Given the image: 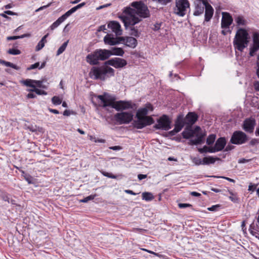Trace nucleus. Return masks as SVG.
<instances>
[{
	"instance_id": "4be33fe9",
	"label": "nucleus",
	"mask_w": 259,
	"mask_h": 259,
	"mask_svg": "<svg viewBox=\"0 0 259 259\" xmlns=\"http://www.w3.org/2000/svg\"><path fill=\"white\" fill-rule=\"evenodd\" d=\"M97 51L101 61H104L112 56L110 50L106 49H97Z\"/></svg>"
},
{
	"instance_id": "f03ea898",
	"label": "nucleus",
	"mask_w": 259,
	"mask_h": 259,
	"mask_svg": "<svg viewBox=\"0 0 259 259\" xmlns=\"http://www.w3.org/2000/svg\"><path fill=\"white\" fill-rule=\"evenodd\" d=\"M133 8L126 7L123 12L126 15H135L140 18H147L150 17V11L146 5L142 1H135L131 3Z\"/></svg>"
},
{
	"instance_id": "cd10ccee",
	"label": "nucleus",
	"mask_w": 259,
	"mask_h": 259,
	"mask_svg": "<svg viewBox=\"0 0 259 259\" xmlns=\"http://www.w3.org/2000/svg\"><path fill=\"white\" fill-rule=\"evenodd\" d=\"M220 160L218 157H213L211 156L205 157L203 158V165H209L210 164H213L215 161Z\"/></svg>"
},
{
	"instance_id": "0eeeda50",
	"label": "nucleus",
	"mask_w": 259,
	"mask_h": 259,
	"mask_svg": "<svg viewBox=\"0 0 259 259\" xmlns=\"http://www.w3.org/2000/svg\"><path fill=\"white\" fill-rule=\"evenodd\" d=\"M154 123V119L148 114H136L133 125L135 128L142 129Z\"/></svg>"
},
{
	"instance_id": "20e7f679",
	"label": "nucleus",
	"mask_w": 259,
	"mask_h": 259,
	"mask_svg": "<svg viewBox=\"0 0 259 259\" xmlns=\"http://www.w3.org/2000/svg\"><path fill=\"white\" fill-rule=\"evenodd\" d=\"M249 38L248 32L246 29L243 28H239L236 33L233 40L235 48L240 52H242L247 47Z\"/></svg>"
},
{
	"instance_id": "5701e85b",
	"label": "nucleus",
	"mask_w": 259,
	"mask_h": 259,
	"mask_svg": "<svg viewBox=\"0 0 259 259\" xmlns=\"http://www.w3.org/2000/svg\"><path fill=\"white\" fill-rule=\"evenodd\" d=\"M153 106L150 103H147L142 107L139 108L136 113H147L148 112L153 111Z\"/></svg>"
},
{
	"instance_id": "ea45409f",
	"label": "nucleus",
	"mask_w": 259,
	"mask_h": 259,
	"mask_svg": "<svg viewBox=\"0 0 259 259\" xmlns=\"http://www.w3.org/2000/svg\"><path fill=\"white\" fill-rule=\"evenodd\" d=\"M216 138V135L215 134H211L209 135L206 139V144L208 145H211L213 144Z\"/></svg>"
},
{
	"instance_id": "f257e3e1",
	"label": "nucleus",
	"mask_w": 259,
	"mask_h": 259,
	"mask_svg": "<svg viewBox=\"0 0 259 259\" xmlns=\"http://www.w3.org/2000/svg\"><path fill=\"white\" fill-rule=\"evenodd\" d=\"M96 98L99 106L105 108L107 110L115 109L117 111L121 112L120 113H129L126 112H123L124 110L131 109L136 110L138 107L137 104L132 100L116 101L114 96L104 93L102 95H96Z\"/></svg>"
},
{
	"instance_id": "5fc2aeb1",
	"label": "nucleus",
	"mask_w": 259,
	"mask_h": 259,
	"mask_svg": "<svg viewBox=\"0 0 259 259\" xmlns=\"http://www.w3.org/2000/svg\"><path fill=\"white\" fill-rule=\"evenodd\" d=\"M162 24V22H157L151 27V29L155 31H157L160 29Z\"/></svg>"
},
{
	"instance_id": "aec40b11",
	"label": "nucleus",
	"mask_w": 259,
	"mask_h": 259,
	"mask_svg": "<svg viewBox=\"0 0 259 259\" xmlns=\"http://www.w3.org/2000/svg\"><path fill=\"white\" fill-rule=\"evenodd\" d=\"M198 118V114H186L184 119L187 126H190L192 127V125L196 122Z\"/></svg>"
},
{
	"instance_id": "393cba45",
	"label": "nucleus",
	"mask_w": 259,
	"mask_h": 259,
	"mask_svg": "<svg viewBox=\"0 0 259 259\" xmlns=\"http://www.w3.org/2000/svg\"><path fill=\"white\" fill-rule=\"evenodd\" d=\"M226 140L225 137H220L217 139L214 144L218 151L223 150L226 145Z\"/></svg>"
},
{
	"instance_id": "a19ab883",
	"label": "nucleus",
	"mask_w": 259,
	"mask_h": 259,
	"mask_svg": "<svg viewBox=\"0 0 259 259\" xmlns=\"http://www.w3.org/2000/svg\"><path fill=\"white\" fill-rule=\"evenodd\" d=\"M75 11L72 8L71 9L68 10L67 12H66L64 15L61 16L60 18L64 21L67 17L70 16L72 14L74 13Z\"/></svg>"
},
{
	"instance_id": "f3484780",
	"label": "nucleus",
	"mask_w": 259,
	"mask_h": 259,
	"mask_svg": "<svg viewBox=\"0 0 259 259\" xmlns=\"http://www.w3.org/2000/svg\"><path fill=\"white\" fill-rule=\"evenodd\" d=\"M99 60H100V59L97 50L93 53L88 54L86 57L87 62L92 65H96L99 64Z\"/></svg>"
},
{
	"instance_id": "bf43d9fd",
	"label": "nucleus",
	"mask_w": 259,
	"mask_h": 259,
	"mask_svg": "<svg viewBox=\"0 0 259 259\" xmlns=\"http://www.w3.org/2000/svg\"><path fill=\"white\" fill-rule=\"evenodd\" d=\"M218 152V150L215 148V146L208 147L207 152L209 153H215Z\"/></svg>"
},
{
	"instance_id": "dca6fc26",
	"label": "nucleus",
	"mask_w": 259,
	"mask_h": 259,
	"mask_svg": "<svg viewBox=\"0 0 259 259\" xmlns=\"http://www.w3.org/2000/svg\"><path fill=\"white\" fill-rule=\"evenodd\" d=\"M233 21V19L230 13L228 12L222 13L221 20V28L222 29H229Z\"/></svg>"
},
{
	"instance_id": "72a5a7b5",
	"label": "nucleus",
	"mask_w": 259,
	"mask_h": 259,
	"mask_svg": "<svg viewBox=\"0 0 259 259\" xmlns=\"http://www.w3.org/2000/svg\"><path fill=\"white\" fill-rule=\"evenodd\" d=\"M228 191L231 195L229 197V199L234 203H238L239 201V198L238 197L237 193H234L230 190H228Z\"/></svg>"
},
{
	"instance_id": "f704fd0d",
	"label": "nucleus",
	"mask_w": 259,
	"mask_h": 259,
	"mask_svg": "<svg viewBox=\"0 0 259 259\" xmlns=\"http://www.w3.org/2000/svg\"><path fill=\"white\" fill-rule=\"evenodd\" d=\"M27 128L31 132H40V133H43L44 132V129L41 127H39V126H37L36 125H29L28 127H27Z\"/></svg>"
},
{
	"instance_id": "8fccbe9b",
	"label": "nucleus",
	"mask_w": 259,
	"mask_h": 259,
	"mask_svg": "<svg viewBox=\"0 0 259 259\" xmlns=\"http://www.w3.org/2000/svg\"><path fill=\"white\" fill-rule=\"evenodd\" d=\"M7 53L11 55H17L20 54L21 51L18 49L13 48L9 49Z\"/></svg>"
},
{
	"instance_id": "e2e57ef3",
	"label": "nucleus",
	"mask_w": 259,
	"mask_h": 259,
	"mask_svg": "<svg viewBox=\"0 0 259 259\" xmlns=\"http://www.w3.org/2000/svg\"><path fill=\"white\" fill-rule=\"evenodd\" d=\"M126 37H124V36L117 37H116V41L118 42V44L121 41H123L124 43H125L126 41Z\"/></svg>"
},
{
	"instance_id": "1a4fd4ad",
	"label": "nucleus",
	"mask_w": 259,
	"mask_h": 259,
	"mask_svg": "<svg viewBox=\"0 0 259 259\" xmlns=\"http://www.w3.org/2000/svg\"><path fill=\"white\" fill-rule=\"evenodd\" d=\"M157 123L153 127L156 130L167 131L171 128V119L166 114H163L157 120Z\"/></svg>"
},
{
	"instance_id": "e433bc0d",
	"label": "nucleus",
	"mask_w": 259,
	"mask_h": 259,
	"mask_svg": "<svg viewBox=\"0 0 259 259\" xmlns=\"http://www.w3.org/2000/svg\"><path fill=\"white\" fill-rule=\"evenodd\" d=\"M69 40H67L66 41L64 42L61 47H59L58 50H57L56 55L59 56L60 54H61L66 49Z\"/></svg>"
},
{
	"instance_id": "0e129e2a",
	"label": "nucleus",
	"mask_w": 259,
	"mask_h": 259,
	"mask_svg": "<svg viewBox=\"0 0 259 259\" xmlns=\"http://www.w3.org/2000/svg\"><path fill=\"white\" fill-rule=\"evenodd\" d=\"M85 5V3L84 2H83V3H81L78 5H77V6L73 7V9H74V10L76 11H77V10L81 8L82 7H83V6H84Z\"/></svg>"
},
{
	"instance_id": "6ab92c4d",
	"label": "nucleus",
	"mask_w": 259,
	"mask_h": 259,
	"mask_svg": "<svg viewBox=\"0 0 259 259\" xmlns=\"http://www.w3.org/2000/svg\"><path fill=\"white\" fill-rule=\"evenodd\" d=\"M184 114H179L175 123V127L178 130L181 131L184 127L185 125H186L184 118Z\"/></svg>"
},
{
	"instance_id": "09e8293b",
	"label": "nucleus",
	"mask_w": 259,
	"mask_h": 259,
	"mask_svg": "<svg viewBox=\"0 0 259 259\" xmlns=\"http://www.w3.org/2000/svg\"><path fill=\"white\" fill-rule=\"evenodd\" d=\"M192 162L196 165H199L203 164V159L201 160L200 158L198 157L191 158Z\"/></svg>"
},
{
	"instance_id": "3c124183",
	"label": "nucleus",
	"mask_w": 259,
	"mask_h": 259,
	"mask_svg": "<svg viewBox=\"0 0 259 259\" xmlns=\"http://www.w3.org/2000/svg\"><path fill=\"white\" fill-rule=\"evenodd\" d=\"M221 204H216L207 208V210L211 211H217L221 207Z\"/></svg>"
},
{
	"instance_id": "2eb2a0df",
	"label": "nucleus",
	"mask_w": 259,
	"mask_h": 259,
	"mask_svg": "<svg viewBox=\"0 0 259 259\" xmlns=\"http://www.w3.org/2000/svg\"><path fill=\"white\" fill-rule=\"evenodd\" d=\"M105 65H111L116 68H122L127 64L125 60L120 58H114L108 60L104 63Z\"/></svg>"
},
{
	"instance_id": "052dcab7",
	"label": "nucleus",
	"mask_w": 259,
	"mask_h": 259,
	"mask_svg": "<svg viewBox=\"0 0 259 259\" xmlns=\"http://www.w3.org/2000/svg\"><path fill=\"white\" fill-rule=\"evenodd\" d=\"M39 63L36 62L33 64L31 65L29 67L27 68V70H30L35 69L36 68H39Z\"/></svg>"
},
{
	"instance_id": "ddd939ff",
	"label": "nucleus",
	"mask_w": 259,
	"mask_h": 259,
	"mask_svg": "<svg viewBox=\"0 0 259 259\" xmlns=\"http://www.w3.org/2000/svg\"><path fill=\"white\" fill-rule=\"evenodd\" d=\"M195 134H196V138L195 139H190L188 142L189 145H198L203 144L204 142L205 134L199 133V132L201 130V128L199 126H196L194 130Z\"/></svg>"
},
{
	"instance_id": "9b49d317",
	"label": "nucleus",
	"mask_w": 259,
	"mask_h": 259,
	"mask_svg": "<svg viewBox=\"0 0 259 259\" xmlns=\"http://www.w3.org/2000/svg\"><path fill=\"white\" fill-rule=\"evenodd\" d=\"M128 16H120L119 18L124 23L125 29L130 26V27H134V26L136 24L142 21V19L140 18L135 15H127Z\"/></svg>"
},
{
	"instance_id": "7c9ffc66",
	"label": "nucleus",
	"mask_w": 259,
	"mask_h": 259,
	"mask_svg": "<svg viewBox=\"0 0 259 259\" xmlns=\"http://www.w3.org/2000/svg\"><path fill=\"white\" fill-rule=\"evenodd\" d=\"M0 64L4 65L7 67H11L12 68H14V69L17 70H19L20 69V67L18 66L17 65H16L11 62L3 60L2 59H0Z\"/></svg>"
},
{
	"instance_id": "4c0bfd02",
	"label": "nucleus",
	"mask_w": 259,
	"mask_h": 259,
	"mask_svg": "<svg viewBox=\"0 0 259 259\" xmlns=\"http://www.w3.org/2000/svg\"><path fill=\"white\" fill-rule=\"evenodd\" d=\"M63 21L59 17L55 22H54L49 27L48 29L53 30L56 28Z\"/></svg>"
},
{
	"instance_id": "7ed1b4c3",
	"label": "nucleus",
	"mask_w": 259,
	"mask_h": 259,
	"mask_svg": "<svg viewBox=\"0 0 259 259\" xmlns=\"http://www.w3.org/2000/svg\"><path fill=\"white\" fill-rule=\"evenodd\" d=\"M204 10L205 18L203 23L211 20L213 14V9L206 0H198L194 3V16H199L203 14Z\"/></svg>"
},
{
	"instance_id": "13d9d810",
	"label": "nucleus",
	"mask_w": 259,
	"mask_h": 259,
	"mask_svg": "<svg viewBox=\"0 0 259 259\" xmlns=\"http://www.w3.org/2000/svg\"><path fill=\"white\" fill-rule=\"evenodd\" d=\"M178 206L179 208H186V207H190V208H192L193 207V205L191 204H189V203H180L178 204Z\"/></svg>"
},
{
	"instance_id": "a878e982",
	"label": "nucleus",
	"mask_w": 259,
	"mask_h": 259,
	"mask_svg": "<svg viewBox=\"0 0 259 259\" xmlns=\"http://www.w3.org/2000/svg\"><path fill=\"white\" fill-rule=\"evenodd\" d=\"M137 40L131 36H126V41L124 44L131 48H135L137 46Z\"/></svg>"
},
{
	"instance_id": "de8ad7c7",
	"label": "nucleus",
	"mask_w": 259,
	"mask_h": 259,
	"mask_svg": "<svg viewBox=\"0 0 259 259\" xmlns=\"http://www.w3.org/2000/svg\"><path fill=\"white\" fill-rule=\"evenodd\" d=\"M52 101L53 104L55 105H60L62 103L61 99L57 96H54L52 98Z\"/></svg>"
},
{
	"instance_id": "58836bf2",
	"label": "nucleus",
	"mask_w": 259,
	"mask_h": 259,
	"mask_svg": "<svg viewBox=\"0 0 259 259\" xmlns=\"http://www.w3.org/2000/svg\"><path fill=\"white\" fill-rule=\"evenodd\" d=\"M30 36V34H23V35H18V36H8L7 37V40H15V39H19V38H24L25 37H28Z\"/></svg>"
},
{
	"instance_id": "c9c22d12",
	"label": "nucleus",
	"mask_w": 259,
	"mask_h": 259,
	"mask_svg": "<svg viewBox=\"0 0 259 259\" xmlns=\"http://www.w3.org/2000/svg\"><path fill=\"white\" fill-rule=\"evenodd\" d=\"M142 198L146 201H149L154 199L153 194L150 192H144L142 193Z\"/></svg>"
},
{
	"instance_id": "c03bdc74",
	"label": "nucleus",
	"mask_w": 259,
	"mask_h": 259,
	"mask_svg": "<svg viewBox=\"0 0 259 259\" xmlns=\"http://www.w3.org/2000/svg\"><path fill=\"white\" fill-rule=\"evenodd\" d=\"M45 81H47V80L42 79L41 80H34V84H36V86H37L38 88H43V89H47V86L43 84V82Z\"/></svg>"
},
{
	"instance_id": "4d7b16f0",
	"label": "nucleus",
	"mask_w": 259,
	"mask_h": 259,
	"mask_svg": "<svg viewBox=\"0 0 259 259\" xmlns=\"http://www.w3.org/2000/svg\"><path fill=\"white\" fill-rule=\"evenodd\" d=\"M153 1L160 4L162 5H166L167 4L170 3L171 0H153Z\"/></svg>"
},
{
	"instance_id": "a211bd4d",
	"label": "nucleus",
	"mask_w": 259,
	"mask_h": 259,
	"mask_svg": "<svg viewBox=\"0 0 259 259\" xmlns=\"http://www.w3.org/2000/svg\"><path fill=\"white\" fill-rule=\"evenodd\" d=\"M108 27L112 29L117 36L122 34V30L120 24L115 21L110 22L108 24Z\"/></svg>"
},
{
	"instance_id": "412c9836",
	"label": "nucleus",
	"mask_w": 259,
	"mask_h": 259,
	"mask_svg": "<svg viewBox=\"0 0 259 259\" xmlns=\"http://www.w3.org/2000/svg\"><path fill=\"white\" fill-rule=\"evenodd\" d=\"M182 137L184 139H189L193 138L195 135V131H194L190 126H186L184 131L182 133Z\"/></svg>"
},
{
	"instance_id": "37998d69",
	"label": "nucleus",
	"mask_w": 259,
	"mask_h": 259,
	"mask_svg": "<svg viewBox=\"0 0 259 259\" xmlns=\"http://www.w3.org/2000/svg\"><path fill=\"white\" fill-rule=\"evenodd\" d=\"M27 91L30 92H35L36 94L41 95H47V93L43 90H39L38 89H37L35 87V88H33V89H28Z\"/></svg>"
},
{
	"instance_id": "a18cd8bd",
	"label": "nucleus",
	"mask_w": 259,
	"mask_h": 259,
	"mask_svg": "<svg viewBox=\"0 0 259 259\" xmlns=\"http://www.w3.org/2000/svg\"><path fill=\"white\" fill-rule=\"evenodd\" d=\"M130 29L131 30L130 34L131 35L137 37H139L140 33L139 32L137 28L135 27H130Z\"/></svg>"
},
{
	"instance_id": "b1692460",
	"label": "nucleus",
	"mask_w": 259,
	"mask_h": 259,
	"mask_svg": "<svg viewBox=\"0 0 259 259\" xmlns=\"http://www.w3.org/2000/svg\"><path fill=\"white\" fill-rule=\"evenodd\" d=\"M234 18L235 21L236 23V26L238 27L245 26L248 23L247 20L242 15H235Z\"/></svg>"
},
{
	"instance_id": "69168bd1",
	"label": "nucleus",
	"mask_w": 259,
	"mask_h": 259,
	"mask_svg": "<svg viewBox=\"0 0 259 259\" xmlns=\"http://www.w3.org/2000/svg\"><path fill=\"white\" fill-rule=\"evenodd\" d=\"M207 148H208V146H204L203 147V148H199L198 149V151L201 153H207Z\"/></svg>"
},
{
	"instance_id": "774afa93",
	"label": "nucleus",
	"mask_w": 259,
	"mask_h": 259,
	"mask_svg": "<svg viewBox=\"0 0 259 259\" xmlns=\"http://www.w3.org/2000/svg\"><path fill=\"white\" fill-rule=\"evenodd\" d=\"M235 148V146H233V145H228L225 149V151H229L232 149H233L234 148Z\"/></svg>"
},
{
	"instance_id": "423d86ee",
	"label": "nucleus",
	"mask_w": 259,
	"mask_h": 259,
	"mask_svg": "<svg viewBox=\"0 0 259 259\" xmlns=\"http://www.w3.org/2000/svg\"><path fill=\"white\" fill-rule=\"evenodd\" d=\"M134 114H109L105 115L104 118L106 121L111 124H122L130 123L133 119Z\"/></svg>"
},
{
	"instance_id": "c756f323",
	"label": "nucleus",
	"mask_w": 259,
	"mask_h": 259,
	"mask_svg": "<svg viewBox=\"0 0 259 259\" xmlns=\"http://www.w3.org/2000/svg\"><path fill=\"white\" fill-rule=\"evenodd\" d=\"M110 51L112 55L123 56L124 54V51L121 48L113 47Z\"/></svg>"
},
{
	"instance_id": "f8f14e48",
	"label": "nucleus",
	"mask_w": 259,
	"mask_h": 259,
	"mask_svg": "<svg viewBox=\"0 0 259 259\" xmlns=\"http://www.w3.org/2000/svg\"><path fill=\"white\" fill-rule=\"evenodd\" d=\"M251 33L253 45L250 48L249 54L250 57H253L259 50V30L255 29H252Z\"/></svg>"
},
{
	"instance_id": "49530a36",
	"label": "nucleus",
	"mask_w": 259,
	"mask_h": 259,
	"mask_svg": "<svg viewBox=\"0 0 259 259\" xmlns=\"http://www.w3.org/2000/svg\"><path fill=\"white\" fill-rule=\"evenodd\" d=\"M259 144V139L253 138L249 142L247 146L254 147Z\"/></svg>"
},
{
	"instance_id": "9d476101",
	"label": "nucleus",
	"mask_w": 259,
	"mask_h": 259,
	"mask_svg": "<svg viewBox=\"0 0 259 259\" xmlns=\"http://www.w3.org/2000/svg\"><path fill=\"white\" fill-rule=\"evenodd\" d=\"M189 7L190 4L188 0H176L174 13L179 16L183 17L186 15L187 9Z\"/></svg>"
},
{
	"instance_id": "680f3d73",
	"label": "nucleus",
	"mask_w": 259,
	"mask_h": 259,
	"mask_svg": "<svg viewBox=\"0 0 259 259\" xmlns=\"http://www.w3.org/2000/svg\"><path fill=\"white\" fill-rule=\"evenodd\" d=\"M179 132L180 131L175 127L174 129L172 131H169L168 134L169 136H175L177 133H179Z\"/></svg>"
},
{
	"instance_id": "79ce46f5",
	"label": "nucleus",
	"mask_w": 259,
	"mask_h": 259,
	"mask_svg": "<svg viewBox=\"0 0 259 259\" xmlns=\"http://www.w3.org/2000/svg\"><path fill=\"white\" fill-rule=\"evenodd\" d=\"M97 196V194H95L94 195H91L90 196H88L80 200L79 201H80V202L87 203L90 200H93Z\"/></svg>"
},
{
	"instance_id": "603ef678",
	"label": "nucleus",
	"mask_w": 259,
	"mask_h": 259,
	"mask_svg": "<svg viewBox=\"0 0 259 259\" xmlns=\"http://www.w3.org/2000/svg\"><path fill=\"white\" fill-rule=\"evenodd\" d=\"M205 177H206L215 178H223V179H226V180H228V181H229L230 182L235 183V181L234 180H233V179H232L228 178V177H224V176H205Z\"/></svg>"
},
{
	"instance_id": "c85d7f7f",
	"label": "nucleus",
	"mask_w": 259,
	"mask_h": 259,
	"mask_svg": "<svg viewBox=\"0 0 259 259\" xmlns=\"http://www.w3.org/2000/svg\"><path fill=\"white\" fill-rule=\"evenodd\" d=\"M100 172L105 177H108L109 178L114 179H122L123 177L122 174L115 175L112 173L107 172L103 170H101Z\"/></svg>"
},
{
	"instance_id": "864d4df0",
	"label": "nucleus",
	"mask_w": 259,
	"mask_h": 259,
	"mask_svg": "<svg viewBox=\"0 0 259 259\" xmlns=\"http://www.w3.org/2000/svg\"><path fill=\"white\" fill-rule=\"evenodd\" d=\"M1 198L5 201H7L8 202H10V199L8 196V194L7 193L5 192H2L0 194Z\"/></svg>"
},
{
	"instance_id": "6e6552de",
	"label": "nucleus",
	"mask_w": 259,
	"mask_h": 259,
	"mask_svg": "<svg viewBox=\"0 0 259 259\" xmlns=\"http://www.w3.org/2000/svg\"><path fill=\"white\" fill-rule=\"evenodd\" d=\"M250 138L241 131H235L230 139V143L235 145H242L247 143Z\"/></svg>"
},
{
	"instance_id": "bb28decb",
	"label": "nucleus",
	"mask_w": 259,
	"mask_h": 259,
	"mask_svg": "<svg viewBox=\"0 0 259 259\" xmlns=\"http://www.w3.org/2000/svg\"><path fill=\"white\" fill-rule=\"evenodd\" d=\"M116 38L111 37V35L107 34L104 37V41L105 44H107L110 46H114L118 44V42L116 41Z\"/></svg>"
},
{
	"instance_id": "39448f33",
	"label": "nucleus",
	"mask_w": 259,
	"mask_h": 259,
	"mask_svg": "<svg viewBox=\"0 0 259 259\" xmlns=\"http://www.w3.org/2000/svg\"><path fill=\"white\" fill-rule=\"evenodd\" d=\"M91 73L94 76L95 79L105 80L107 78L114 75V70L106 65L101 67H93Z\"/></svg>"
},
{
	"instance_id": "2f4dec72",
	"label": "nucleus",
	"mask_w": 259,
	"mask_h": 259,
	"mask_svg": "<svg viewBox=\"0 0 259 259\" xmlns=\"http://www.w3.org/2000/svg\"><path fill=\"white\" fill-rule=\"evenodd\" d=\"M22 176L28 182V184H34V178L29 174L26 173L24 171H22Z\"/></svg>"
},
{
	"instance_id": "473e14b6",
	"label": "nucleus",
	"mask_w": 259,
	"mask_h": 259,
	"mask_svg": "<svg viewBox=\"0 0 259 259\" xmlns=\"http://www.w3.org/2000/svg\"><path fill=\"white\" fill-rule=\"evenodd\" d=\"M34 80L31 79H26L21 81V83L26 87L35 88L36 86L34 85Z\"/></svg>"
},
{
	"instance_id": "6e6d98bb",
	"label": "nucleus",
	"mask_w": 259,
	"mask_h": 259,
	"mask_svg": "<svg viewBox=\"0 0 259 259\" xmlns=\"http://www.w3.org/2000/svg\"><path fill=\"white\" fill-rule=\"evenodd\" d=\"M45 45V44L43 41L40 40L35 47V51H40L41 49H42L44 47Z\"/></svg>"
},
{
	"instance_id": "4468645a",
	"label": "nucleus",
	"mask_w": 259,
	"mask_h": 259,
	"mask_svg": "<svg viewBox=\"0 0 259 259\" xmlns=\"http://www.w3.org/2000/svg\"><path fill=\"white\" fill-rule=\"evenodd\" d=\"M256 120L254 117L251 116L245 119L242 124V128L246 133L251 134L253 132Z\"/></svg>"
},
{
	"instance_id": "338daca9",
	"label": "nucleus",
	"mask_w": 259,
	"mask_h": 259,
	"mask_svg": "<svg viewBox=\"0 0 259 259\" xmlns=\"http://www.w3.org/2000/svg\"><path fill=\"white\" fill-rule=\"evenodd\" d=\"M110 149L113 150H120L122 149V148L120 146H112L110 147L109 148Z\"/></svg>"
}]
</instances>
